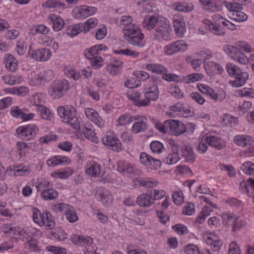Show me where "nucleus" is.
I'll return each mask as SVG.
<instances>
[{
    "label": "nucleus",
    "mask_w": 254,
    "mask_h": 254,
    "mask_svg": "<svg viewBox=\"0 0 254 254\" xmlns=\"http://www.w3.org/2000/svg\"><path fill=\"white\" fill-rule=\"evenodd\" d=\"M146 68L152 72L157 74L164 73L167 71V68L159 64H148L146 65Z\"/></svg>",
    "instance_id": "nucleus-49"
},
{
    "label": "nucleus",
    "mask_w": 254,
    "mask_h": 254,
    "mask_svg": "<svg viewBox=\"0 0 254 254\" xmlns=\"http://www.w3.org/2000/svg\"><path fill=\"white\" fill-rule=\"evenodd\" d=\"M87 175L93 178L100 177L101 175V166L96 162H88L85 170Z\"/></svg>",
    "instance_id": "nucleus-20"
},
{
    "label": "nucleus",
    "mask_w": 254,
    "mask_h": 254,
    "mask_svg": "<svg viewBox=\"0 0 254 254\" xmlns=\"http://www.w3.org/2000/svg\"><path fill=\"white\" fill-rule=\"evenodd\" d=\"M38 131V127L34 124L22 125L16 129L17 136L23 140L29 141L33 139Z\"/></svg>",
    "instance_id": "nucleus-5"
},
{
    "label": "nucleus",
    "mask_w": 254,
    "mask_h": 254,
    "mask_svg": "<svg viewBox=\"0 0 254 254\" xmlns=\"http://www.w3.org/2000/svg\"><path fill=\"white\" fill-rule=\"evenodd\" d=\"M253 138L250 135L238 134L235 136L234 142L239 146H245L250 145L253 142Z\"/></svg>",
    "instance_id": "nucleus-28"
},
{
    "label": "nucleus",
    "mask_w": 254,
    "mask_h": 254,
    "mask_svg": "<svg viewBox=\"0 0 254 254\" xmlns=\"http://www.w3.org/2000/svg\"><path fill=\"white\" fill-rule=\"evenodd\" d=\"M249 78V74L247 72L241 71V73H239L235 77V80L232 82V84L236 87H241L243 85Z\"/></svg>",
    "instance_id": "nucleus-37"
},
{
    "label": "nucleus",
    "mask_w": 254,
    "mask_h": 254,
    "mask_svg": "<svg viewBox=\"0 0 254 254\" xmlns=\"http://www.w3.org/2000/svg\"><path fill=\"white\" fill-rule=\"evenodd\" d=\"M156 26L153 34L154 39L160 41L161 39L168 40L170 39V33L172 31L169 24L165 19L162 18Z\"/></svg>",
    "instance_id": "nucleus-4"
},
{
    "label": "nucleus",
    "mask_w": 254,
    "mask_h": 254,
    "mask_svg": "<svg viewBox=\"0 0 254 254\" xmlns=\"http://www.w3.org/2000/svg\"><path fill=\"white\" fill-rule=\"evenodd\" d=\"M162 18L154 15L145 16L142 23V26L148 30H154L158 22L160 21Z\"/></svg>",
    "instance_id": "nucleus-21"
},
{
    "label": "nucleus",
    "mask_w": 254,
    "mask_h": 254,
    "mask_svg": "<svg viewBox=\"0 0 254 254\" xmlns=\"http://www.w3.org/2000/svg\"><path fill=\"white\" fill-rule=\"evenodd\" d=\"M35 105L38 107V111L40 112L41 118L45 120L51 121L53 118L54 113L47 107L41 104H36Z\"/></svg>",
    "instance_id": "nucleus-30"
},
{
    "label": "nucleus",
    "mask_w": 254,
    "mask_h": 254,
    "mask_svg": "<svg viewBox=\"0 0 254 254\" xmlns=\"http://www.w3.org/2000/svg\"><path fill=\"white\" fill-rule=\"evenodd\" d=\"M135 116H130L128 114L122 115L119 119V124L121 126L126 125L134 121Z\"/></svg>",
    "instance_id": "nucleus-60"
},
{
    "label": "nucleus",
    "mask_w": 254,
    "mask_h": 254,
    "mask_svg": "<svg viewBox=\"0 0 254 254\" xmlns=\"http://www.w3.org/2000/svg\"><path fill=\"white\" fill-rule=\"evenodd\" d=\"M31 55V57L36 61L45 62L50 59L52 53L49 49L43 48L33 51Z\"/></svg>",
    "instance_id": "nucleus-19"
},
{
    "label": "nucleus",
    "mask_w": 254,
    "mask_h": 254,
    "mask_svg": "<svg viewBox=\"0 0 254 254\" xmlns=\"http://www.w3.org/2000/svg\"><path fill=\"white\" fill-rule=\"evenodd\" d=\"M52 236L59 241H64L66 239L67 235L64 230L61 228L56 229L52 232Z\"/></svg>",
    "instance_id": "nucleus-56"
},
{
    "label": "nucleus",
    "mask_w": 254,
    "mask_h": 254,
    "mask_svg": "<svg viewBox=\"0 0 254 254\" xmlns=\"http://www.w3.org/2000/svg\"><path fill=\"white\" fill-rule=\"evenodd\" d=\"M32 219L35 223L42 227L44 226L47 229H52L55 226V221L50 212H41L36 208L31 209Z\"/></svg>",
    "instance_id": "nucleus-2"
},
{
    "label": "nucleus",
    "mask_w": 254,
    "mask_h": 254,
    "mask_svg": "<svg viewBox=\"0 0 254 254\" xmlns=\"http://www.w3.org/2000/svg\"><path fill=\"white\" fill-rule=\"evenodd\" d=\"M240 187L242 188V191L246 192L248 195L251 194L250 189H254V178H249L246 182H243L240 184Z\"/></svg>",
    "instance_id": "nucleus-44"
},
{
    "label": "nucleus",
    "mask_w": 254,
    "mask_h": 254,
    "mask_svg": "<svg viewBox=\"0 0 254 254\" xmlns=\"http://www.w3.org/2000/svg\"><path fill=\"white\" fill-rule=\"evenodd\" d=\"M219 169L222 171L227 172L229 177H234L236 175L235 169L232 166H227L220 164H219Z\"/></svg>",
    "instance_id": "nucleus-61"
},
{
    "label": "nucleus",
    "mask_w": 254,
    "mask_h": 254,
    "mask_svg": "<svg viewBox=\"0 0 254 254\" xmlns=\"http://www.w3.org/2000/svg\"><path fill=\"white\" fill-rule=\"evenodd\" d=\"M212 211V209L209 206H204L199 215L196 217V222L202 223Z\"/></svg>",
    "instance_id": "nucleus-48"
},
{
    "label": "nucleus",
    "mask_w": 254,
    "mask_h": 254,
    "mask_svg": "<svg viewBox=\"0 0 254 254\" xmlns=\"http://www.w3.org/2000/svg\"><path fill=\"white\" fill-rule=\"evenodd\" d=\"M69 89V84L66 80L63 79L61 80L55 81L53 84L49 88V92L56 94H64V91H66Z\"/></svg>",
    "instance_id": "nucleus-15"
},
{
    "label": "nucleus",
    "mask_w": 254,
    "mask_h": 254,
    "mask_svg": "<svg viewBox=\"0 0 254 254\" xmlns=\"http://www.w3.org/2000/svg\"><path fill=\"white\" fill-rule=\"evenodd\" d=\"M117 171L124 176H128L133 173L132 165L126 161L121 160L117 162Z\"/></svg>",
    "instance_id": "nucleus-25"
},
{
    "label": "nucleus",
    "mask_w": 254,
    "mask_h": 254,
    "mask_svg": "<svg viewBox=\"0 0 254 254\" xmlns=\"http://www.w3.org/2000/svg\"><path fill=\"white\" fill-rule=\"evenodd\" d=\"M5 91L7 93L12 94H17L21 95L22 94L26 95L28 93V89L26 87L21 86L19 87H12L10 88L5 89Z\"/></svg>",
    "instance_id": "nucleus-50"
},
{
    "label": "nucleus",
    "mask_w": 254,
    "mask_h": 254,
    "mask_svg": "<svg viewBox=\"0 0 254 254\" xmlns=\"http://www.w3.org/2000/svg\"><path fill=\"white\" fill-rule=\"evenodd\" d=\"M187 49L186 42L178 40L164 47L165 53L167 55H172L177 52L184 51Z\"/></svg>",
    "instance_id": "nucleus-11"
},
{
    "label": "nucleus",
    "mask_w": 254,
    "mask_h": 254,
    "mask_svg": "<svg viewBox=\"0 0 254 254\" xmlns=\"http://www.w3.org/2000/svg\"><path fill=\"white\" fill-rule=\"evenodd\" d=\"M185 253L186 254H199V250L198 247L194 244H190L188 245L185 248Z\"/></svg>",
    "instance_id": "nucleus-64"
},
{
    "label": "nucleus",
    "mask_w": 254,
    "mask_h": 254,
    "mask_svg": "<svg viewBox=\"0 0 254 254\" xmlns=\"http://www.w3.org/2000/svg\"><path fill=\"white\" fill-rule=\"evenodd\" d=\"M0 230L5 233H8L15 236L20 235V232L17 227H13L11 224H4L1 225Z\"/></svg>",
    "instance_id": "nucleus-42"
},
{
    "label": "nucleus",
    "mask_w": 254,
    "mask_h": 254,
    "mask_svg": "<svg viewBox=\"0 0 254 254\" xmlns=\"http://www.w3.org/2000/svg\"><path fill=\"white\" fill-rule=\"evenodd\" d=\"M5 56L6 68L10 72L15 71L17 67V60L11 54L6 55Z\"/></svg>",
    "instance_id": "nucleus-38"
},
{
    "label": "nucleus",
    "mask_w": 254,
    "mask_h": 254,
    "mask_svg": "<svg viewBox=\"0 0 254 254\" xmlns=\"http://www.w3.org/2000/svg\"><path fill=\"white\" fill-rule=\"evenodd\" d=\"M224 50L232 59L240 64H246L249 63V59L238 48L228 45L224 46Z\"/></svg>",
    "instance_id": "nucleus-9"
},
{
    "label": "nucleus",
    "mask_w": 254,
    "mask_h": 254,
    "mask_svg": "<svg viewBox=\"0 0 254 254\" xmlns=\"http://www.w3.org/2000/svg\"><path fill=\"white\" fill-rule=\"evenodd\" d=\"M70 241L76 245L85 247L92 248L93 245H96L93 243V239L89 236L73 234L70 236Z\"/></svg>",
    "instance_id": "nucleus-14"
},
{
    "label": "nucleus",
    "mask_w": 254,
    "mask_h": 254,
    "mask_svg": "<svg viewBox=\"0 0 254 254\" xmlns=\"http://www.w3.org/2000/svg\"><path fill=\"white\" fill-rule=\"evenodd\" d=\"M244 3L241 4L237 2H228L224 1V4L226 8L229 10L236 12L238 10H242L243 9L242 4L246 5L248 3V0H244L243 2Z\"/></svg>",
    "instance_id": "nucleus-45"
},
{
    "label": "nucleus",
    "mask_w": 254,
    "mask_h": 254,
    "mask_svg": "<svg viewBox=\"0 0 254 254\" xmlns=\"http://www.w3.org/2000/svg\"><path fill=\"white\" fill-rule=\"evenodd\" d=\"M148 191L151 196L153 198L154 201V200H159V199H162L166 195V192L163 190L154 189L150 190Z\"/></svg>",
    "instance_id": "nucleus-57"
},
{
    "label": "nucleus",
    "mask_w": 254,
    "mask_h": 254,
    "mask_svg": "<svg viewBox=\"0 0 254 254\" xmlns=\"http://www.w3.org/2000/svg\"><path fill=\"white\" fill-rule=\"evenodd\" d=\"M140 163L150 169H156L161 166V161L145 152H141L139 156Z\"/></svg>",
    "instance_id": "nucleus-10"
},
{
    "label": "nucleus",
    "mask_w": 254,
    "mask_h": 254,
    "mask_svg": "<svg viewBox=\"0 0 254 254\" xmlns=\"http://www.w3.org/2000/svg\"><path fill=\"white\" fill-rule=\"evenodd\" d=\"M197 88L203 94H206L207 95H217L216 93H215L213 89L205 84H197Z\"/></svg>",
    "instance_id": "nucleus-59"
},
{
    "label": "nucleus",
    "mask_w": 254,
    "mask_h": 254,
    "mask_svg": "<svg viewBox=\"0 0 254 254\" xmlns=\"http://www.w3.org/2000/svg\"><path fill=\"white\" fill-rule=\"evenodd\" d=\"M99 196L100 201L104 206L108 207L112 204L113 196L109 190L102 189L99 191Z\"/></svg>",
    "instance_id": "nucleus-26"
},
{
    "label": "nucleus",
    "mask_w": 254,
    "mask_h": 254,
    "mask_svg": "<svg viewBox=\"0 0 254 254\" xmlns=\"http://www.w3.org/2000/svg\"><path fill=\"white\" fill-rule=\"evenodd\" d=\"M180 159L179 154L178 152H172L168 155L166 158V162L168 164L173 165L176 164Z\"/></svg>",
    "instance_id": "nucleus-58"
},
{
    "label": "nucleus",
    "mask_w": 254,
    "mask_h": 254,
    "mask_svg": "<svg viewBox=\"0 0 254 254\" xmlns=\"http://www.w3.org/2000/svg\"><path fill=\"white\" fill-rule=\"evenodd\" d=\"M48 19L52 22L53 28L55 31H59L63 28L64 22L59 16L51 14L49 16Z\"/></svg>",
    "instance_id": "nucleus-29"
},
{
    "label": "nucleus",
    "mask_w": 254,
    "mask_h": 254,
    "mask_svg": "<svg viewBox=\"0 0 254 254\" xmlns=\"http://www.w3.org/2000/svg\"><path fill=\"white\" fill-rule=\"evenodd\" d=\"M41 196L45 200H54L58 196V192L53 189H47L42 191Z\"/></svg>",
    "instance_id": "nucleus-41"
},
{
    "label": "nucleus",
    "mask_w": 254,
    "mask_h": 254,
    "mask_svg": "<svg viewBox=\"0 0 254 254\" xmlns=\"http://www.w3.org/2000/svg\"><path fill=\"white\" fill-rule=\"evenodd\" d=\"M241 169L247 175L254 177V163L246 161L242 164Z\"/></svg>",
    "instance_id": "nucleus-47"
},
{
    "label": "nucleus",
    "mask_w": 254,
    "mask_h": 254,
    "mask_svg": "<svg viewBox=\"0 0 254 254\" xmlns=\"http://www.w3.org/2000/svg\"><path fill=\"white\" fill-rule=\"evenodd\" d=\"M73 174V170L69 167L63 169H59L51 173V176L54 178L67 179Z\"/></svg>",
    "instance_id": "nucleus-27"
},
{
    "label": "nucleus",
    "mask_w": 254,
    "mask_h": 254,
    "mask_svg": "<svg viewBox=\"0 0 254 254\" xmlns=\"http://www.w3.org/2000/svg\"><path fill=\"white\" fill-rule=\"evenodd\" d=\"M228 254H241L239 246L235 242L229 244Z\"/></svg>",
    "instance_id": "nucleus-63"
},
{
    "label": "nucleus",
    "mask_w": 254,
    "mask_h": 254,
    "mask_svg": "<svg viewBox=\"0 0 254 254\" xmlns=\"http://www.w3.org/2000/svg\"><path fill=\"white\" fill-rule=\"evenodd\" d=\"M204 23L208 26L210 31L217 35H223L225 33L224 29L222 28L220 25L215 24L208 19H205Z\"/></svg>",
    "instance_id": "nucleus-32"
},
{
    "label": "nucleus",
    "mask_w": 254,
    "mask_h": 254,
    "mask_svg": "<svg viewBox=\"0 0 254 254\" xmlns=\"http://www.w3.org/2000/svg\"><path fill=\"white\" fill-rule=\"evenodd\" d=\"M57 111L63 122L69 125L75 129H79L80 121L77 117V112L75 108L70 105L60 106Z\"/></svg>",
    "instance_id": "nucleus-1"
},
{
    "label": "nucleus",
    "mask_w": 254,
    "mask_h": 254,
    "mask_svg": "<svg viewBox=\"0 0 254 254\" xmlns=\"http://www.w3.org/2000/svg\"><path fill=\"white\" fill-rule=\"evenodd\" d=\"M65 216L67 220L70 223H73L78 220L77 212L72 206L68 207V209L65 212Z\"/></svg>",
    "instance_id": "nucleus-51"
},
{
    "label": "nucleus",
    "mask_w": 254,
    "mask_h": 254,
    "mask_svg": "<svg viewBox=\"0 0 254 254\" xmlns=\"http://www.w3.org/2000/svg\"><path fill=\"white\" fill-rule=\"evenodd\" d=\"M169 132L175 135H179L185 132V125L177 120H169Z\"/></svg>",
    "instance_id": "nucleus-18"
},
{
    "label": "nucleus",
    "mask_w": 254,
    "mask_h": 254,
    "mask_svg": "<svg viewBox=\"0 0 254 254\" xmlns=\"http://www.w3.org/2000/svg\"><path fill=\"white\" fill-rule=\"evenodd\" d=\"M150 148L154 154H159L163 152L165 147L163 144L158 141H153L150 143Z\"/></svg>",
    "instance_id": "nucleus-46"
},
{
    "label": "nucleus",
    "mask_w": 254,
    "mask_h": 254,
    "mask_svg": "<svg viewBox=\"0 0 254 254\" xmlns=\"http://www.w3.org/2000/svg\"><path fill=\"white\" fill-rule=\"evenodd\" d=\"M16 150L19 158H22L29 153V146L27 143L19 141L16 144Z\"/></svg>",
    "instance_id": "nucleus-35"
},
{
    "label": "nucleus",
    "mask_w": 254,
    "mask_h": 254,
    "mask_svg": "<svg viewBox=\"0 0 254 254\" xmlns=\"http://www.w3.org/2000/svg\"><path fill=\"white\" fill-rule=\"evenodd\" d=\"M125 39L130 44L138 47H143L145 42L143 40V35L140 30L137 28H128L126 27L124 32Z\"/></svg>",
    "instance_id": "nucleus-3"
},
{
    "label": "nucleus",
    "mask_w": 254,
    "mask_h": 254,
    "mask_svg": "<svg viewBox=\"0 0 254 254\" xmlns=\"http://www.w3.org/2000/svg\"><path fill=\"white\" fill-rule=\"evenodd\" d=\"M202 238L204 242L210 246L213 251L218 252L221 249L223 241L214 232L204 231Z\"/></svg>",
    "instance_id": "nucleus-7"
},
{
    "label": "nucleus",
    "mask_w": 254,
    "mask_h": 254,
    "mask_svg": "<svg viewBox=\"0 0 254 254\" xmlns=\"http://www.w3.org/2000/svg\"><path fill=\"white\" fill-rule=\"evenodd\" d=\"M136 122L133 124L131 127V131L133 133L144 131L147 127V119L142 115H136L134 118Z\"/></svg>",
    "instance_id": "nucleus-16"
},
{
    "label": "nucleus",
    "mask_w": 254,
    "mask_h": 254,
    "mask_svg": "<svg viewBox=\"0 0 254 254\" xmlns=\"http://www.w3.org/2000/svg\"><path fill=\"white\" fill-rule=\"evenodd\" d=\"M136 203L141 207H148L154 203L149 191L139 195L136 200Z\"/></svg>",
    "instance_id": "nucleus-24"
},
{
    "label": "nucleus",
    "mask_w": 254,
    "mask_h": 254,
    "mask_svg": "<svg viewBox=\"0 0 254 254\" xmlns=\"http://www.w3.org/2000/svg\"><path fill=\"white\" fill-rule=\"evenodd\" d=\"M223 222H225L226 224L230 223L233 224V231L237 230V229L240 226L237 225V222L239 221V218L236 217V216L232 213H226L223 215Z\"/></svg>",
    "instance_id": "nucleus-34"
},
{
    "label": "nucleus",
    "mask_w": 254,
    "mask_h": 254,
    "mask_svg": "<svg viewBox=\"0 0 254 254\" xmlns=\"http://www.w3.org/2000/svg\"><path fill=\"white\" fill-rule=\"evenodd\" d=\"M172 198L175 204L177 205H181L184 201V196L181 190L174 191L172 194Z\"/></svg>",
    "instance_id": "nucleus-52"
},
{
    "label": "nucleus",
    "mask_w": 254,
    "mask_h": 254,
    "mask_svg": "<svg viewBox=\"0 0 254 254\" xmlns=\"http://www.w3.org/2000/svg\"><path fill=\"white\" fill-rule=\"evenodd\" d=\"M223 123L230 127H235L238 124V119L229 114H225L223 118Z\"/></svg>",
    "instance_id": "nucleus-53"
},
{
    "label": "nucleus",
    "mask_w": 254,
    "mask_h": 254,
    "mask_svg": "<svg viewBox=\"0 0 254 254\" xmlns=\"http://www.w3.org/2000/svg\"><path fill=\"white\" fill-rule=\"evenodd\" d=\"M70 162V159L67 157L64 156H54L46 161L47 165L50 167H54V166L60 165L69 164Z\"/></svg>",
    "instance_id": "nucleus-23"
},
{
    "label": "nucleus",
    "mask_w": 254,
    "mask_h": 254,
    "mask_svg": "<svg viewBox=\"0 0 254 254\" xmlns=\"http://www.w3.org/2000/svg\"><path fill=\"white\" fill-rule=\"evenodd\" d=\"M204 142L217 149H221L225 146V142L220 137L212 134H206L203 136Z\"/></svg>",
    "instance_id": "nucleus-13"
},
{
    "label": "nucleus",
    "mask_w": 254,
    "mask_h": 254,
    "mask_svg": "<svg viewBox=\"0 0 254 254\" xmlns=\"http://www.w3.org/2000/svg\"><path fill=\"white\" fill-rule=\"evenodd\" d=\"M203 78L201 73H192L188 75L184 78V81L188 83H193L199 81Z\"/></svg>",
    "instance_id": "nucleus-55"
},
{
    "label": "nucleus",
    "mask_w": 254,
    "mask_h": 254,
    "mask_svg": "<svg viewBox=\"0 0 254 254\" xmlns=\"http://www.w3.org/2000/svg\"><path fill=\"white\" fill-rule=\"evenodd\" d=\"M173 26L176 34L180 37L183 36L186 30V25L182 17L175 16L173 18Z\"/></svg>",
    "instance_id": "nucleus-22"
},
{
    "label": "nucleus",
    "mask_w": 254,
    "mask_h": 254,
    "mask_svg": "<svg viewBox=\"0 0 254 254\" xmlns=\"http://www.w3.org/2000/svg\"><path fill=\"white\" fill-rule=\"evenodd\" d=\"M233 19L238 22L245 21L248 19V16L244 12L240 10H237L236 12L233 13Z\"/></svg>",
    "instance_id": "nucleus-62"
},
{
    "label": "nucleus",
    "mask_w": 254,
    "mask_h": 254,
    "mask_svg": "<svg viewBox=\"0 0 254 254\" xmlns=\"http://www.w3.org/2000/svg\"><path fill=\"white\" fill-rule=\"evenodd\" d=\"M8 169L9 171L13 172L14 175L16 176H28L31 173L29 166L23 163L10 166Z\"/></svg>",
    "instance_id": "nucleus-17"
},
{
    "label": "nucleus",
    "mask_w": 254,
    "mask_h": 254,
    "mask_svg": "<svg viewBox=\"0 0 254 254\" xmlns=\"http://www.w3.org/2000/svg\"><path fill=\"white\" fill-rule=\"evenodd\" d=\"M84 113L87 118L92 123L100 128L104 127L105 121L96 110L91 108H87L85 109Z\"/></svg>",
    "instance_id": "nucleus-12"
},
{
    "label": "nucleus",
    "mask_w": 254,
    "mask_h": 254,
    "mask_svg": "<svg viewBox=\"0 0 254 254\" xmlns=\"http://www.w3.org/2000/svg\"><path fill=\"white\" fill-rule=\"evenodd\" d=\"M193 112L190 108L184 107L180 103H177L170 107V111L167 112V114L171 118L176 116L188 118L193 115Z\"/></svg>",
    "instance_id": "nucleus-8"
},
{
    "label": "nucleus",
    "mask_w": 254,
    "mask_h": 254,
    "mask_svg": "<svg viewBox=\"0 0 254 254\" xmlns=\"http://www.w3.org/2000/svg\"><path fill=\"white\" fill-rule=\"evenodd\" d=\"M83 133L88 140L94 143L98 142V139L96 136V133L94 132L93 127L92 125H86L84 128H83Z\"/></svg>",
    "instance_id": "nucleus-31"
},
{
    "label": "nucleus",
    "mask_w": 254,
    "mask_h": 254,
    "mask_svg": "<svg viewBox=\"0 0 254 254\" xmlns=\"http://www.w3.org/2000/svg\"><path fill=\"white\" fill-rule=\"evenodd\" d=\"M226 68L228 74L231 76H236L239 73H241L242 71L239 67L231 63L227 64Z\"/></svg>",
    "instance_id": "nucleus-54"
},
{
    "label": "nucleus",
    "mask_w": 254,
    "mask_h": 254,
    "mask_svg": "<svg viewBox=\"0 0 254 254\" xmlns=\"http://www.w3.org/2000/svg\"><path fill=\"white\" fill-rule=\"evenodd\" d=\"M102 141L109 149L117 152L122 150V145L116 134L112 131H108L102 138Z\"/></svg>",
    "instance_id": "nucleus-6"
},
{
    "label": "nucleus",
    "mask_w": 254,
    "mask_h": 254,
    "mask_svg": "<svg viewBox=\"0 0 254 254\" xmlns=\"http://www.w3.org/2000/svg\"><path fill=\"white\" fill-rule=\"evenodd\" d=\"M107 47L105 45L99 44L92 46L88 51L85 50L84 55L87 59H91V57L98 54L99 51L106 50Z\"/></svg>",
    "instance_id": "nucleus-33"
},
{
    "label": "nucleus",
    "mask_w": 254,
    "mask_h": 254,
    "mask_svg": "<svg viewBox=\"0 0 254 254\" xmlns=\"http://www.w3.org/2000/svg\"><path fill=\"white\" fill-rule=\"evenodd\" d=\"M54 76V72L51 70H48L40 73L36 78L37 84H40L45 82L51 80Z\"/></svg>",
    "instance_id": "nucleus-36"
},
{
    "label": "nucleus",
    "mask_w": 254,
    "mask_h": 254,
    "mask_svg": "<svg viewBox=\"0 0 254 254\" xmlns=\"http://www.w3.org/2000/svg\"><path fill=\"white\" fill-rule=\"evenodd\" d=\"M82 31L84 32L83 25L82 24L79 23L68 27L66 29V34L70 37H73Z\"/></svg>",
    "instance_id": "nucleus-39"
},
{
    "label": "nucleus",
    "mask_w": 254,
    "mask_h": 254,
    "mask_svg": "<svg viewBox=\"0 0 254 254\" xmlns=\"http://www.w3.org/2000/svg\"><path fill=\"white\" fill-rule=\"evenodd\" d=\"M128 99L132 100L133 104L137 106H144L149 103V99L147 96H127Z\"/></svg>",
    "instance_id": "nucleus-40"
},
{
    "label": "nucleus",
    "mask_w": 254,
    "mask_h": 254,
    "mask_svg": "<svg viewBox=\"0 0 254 254\" xmlns=\"http://www.w3.org/2000/svg\"><path fill=\"white\" fill-rule=\"evenodd\" d=\"M140 185L146 188H154L158 184V182L155 179L144 178L138 180Z\"/></svg>",
    "instance_id": "nucleus-43"
}]
</instances>
